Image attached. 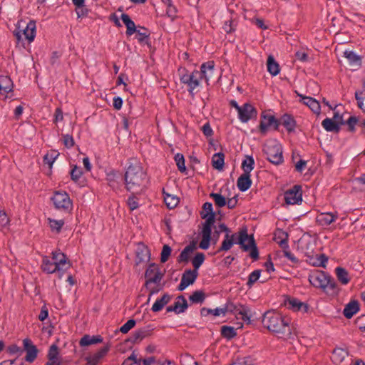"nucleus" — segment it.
<instances>
[{
	"label": "nucleus",
	"instance_id": "obj_1",
	"mask_svg": "<svg viewBox=\"0 0 365 365\" xmlns=\"http://www.w3.org/2000/svg\"><path fill=\"white\" fill-rule=\"evenodd\" d=\"M237 234L228 235L225 234V238L222 242L221 246L216 251L215 254L223 251L230 250L235 244L239 245L240 247L244 252H250L249 256L254 260L257 261L259 258V250L257 246L256 241L253 235H248L247 228L242 227L238 232L237 240L235 237Z\"/></svg>",
	"mask_w": 365,
	"mask_h": 365
},
{
	"label": "nucleus",
	"instance_id": "obj_2",
	"mask_svg": "<svg viewBox=\"0 0 365 365\" xmlns=\"http://www.w3.org/2000/svg\"><path fill=\"white\" fill-rule=\"evenodd\" d=\"M147 178V173L140 162L135 159L129 160V165L124 175L125 189L128 192H133L138 189H142Z\"/></svg>",
	"mask_w": 365,
	"mask_h": 365
},
{
	"label": "nucleus",
	"instance_id": "obj_3",
	"mask_svg": "<svg viewBox=\"0 0 365 365\" xmlns=\"http://www.w3.org/2000/svg\"><path fill=\"white\" fill-rule=\"evenodd\" d=\"M263 327L276 334H290V319L274 311H267L262 315Z\"/></svg>",
	"mask_w": 365,
	"mask_h": 365
},
{
	"label": "nucleus",
	"instance_id": "obj_4",
	"mask_svg": "<svg viewBox=\"0 0 365 365\" xmlns=\"http://www.w3.org/2000/svg\"><path fill=\"white\" fill-rule=\"evenodd\" d=\"M215 69V62L213 61H209L205 63H203L200 66V70H194V74L195 73L194 78L192 80V86L190 88H187V91L189 94L193 97L195 95L194 90L200 85V80L204 79L207 83L209 85V81L211 78V75H208L207 73V70L212 73Z\"/></svg>",
	"mask_w": 365,
	"mask_h": 365
},
{
	"label": "nucleus",
	"instance_id": "obj_5",
	"mask_svg": "<svg viewBox=\"0 0 365 365\" xmlns=\"http://www.w3.org/2000/svg\"><path fill=\"white\" fill-rule=\"evenodd\" d=\"M262 152L266 155V159L271 163L275 165L283 163L282 147V145L276 140L273 141L272 143L265 144L263 147Z\"/></svg>",
	"mask_w": 365,
	"mask_h": 365
},
{
	"label": "nucleus",
	"instance_id": "obj_6",
	"mask_svg": "<svg viewBox=\"0 0 365 365\" xmlns=\"http://www.w3.org/2000/svg\"><path fill=\"white\" fill-rule=\"evenodd\" d=\"M36 21L34 20H30L21 30H14L13 31L14 36L16 37V43L24 46V38L22 36H24V38L28 41L29 43L32 42L36 36Z\"/></svg>",
	"mask_w": 365,
	"mask_h": 365
},
{
	"label": "nucleus",
	"instance_id": "obj_7",
	"mask_svg": "<svg viewBox=\"0 0 365 365\" xmlns=\"http://www.w3.org/2000/svg\"><path fill=\"white\" fill-rule=\"evenodd\" d=\"M56 209L70 212L73 209V202L69 195L65 191H56L51 197Z\"/></svg>",
	"mask_w": 365,
	"mask_h": 365
},
{
	"label": "nucleus",
	"instance_id": "obj_8",
	"mask_svg": "<svg viewBox=\"0 0 365 365\" xmlns=\"http://www.w3.org/2000/svg\"><path fill=\"white\" fill-rule=\"evenodd\" d=\"M165 275V272H162L158 265L154 262L150 263L145 269V282L144 286L148 289L149 285L152 283L158 284Z\"/></svg>",
	"mask_w": 365,
	"mask_h": 365
},
{
	"label": "nucleus",
	"instance_id": "obj_9",
	"mask_svg": "<svg viewBox=\"0 0 365 365\" xmlns=\"http://www.w3.org/2000/svg\"><path fill=\"white\" fill-rule=\"evenodd\" d=\"M284 198L287 205H299L302 202V189L299 185H294L284 193Z\"/></svg>",
	"mask_w": 365,
	"mask_h": 365
},
{
	"label": "nucleus",
	"instance_id": "obj_10",
	"mask_svg": "<svg viewBox=\"0 0 365 365\" xmlns=\"http://www.w3.org/2000/svg\"><path fill=\"white\" fill-rule=\"evenodd\" d=\"M282 305L287 307L289 309L293 312L302 311L304 313H307L309 309V306L307 303L302 302L297 298L291 297L289 295H283Z\"/></svg>",
	"mask_w": 365,
	"mask_h": 365
},
{
	"label": "nucleus",
	"instance_id": "obj_11",
	"mask_svg": "<svg viewBox=\"0 0 365 365\" xmlns=\"http://www.w3.org/2000/svg\"><path fill=\"white\" fill-rule=\"evenodd\" d=\"M150 258L151 253L148 247L142 242H138L135 250V267H138L142 263L148 262Z\"/></svg>",
	"mask_w": 365,
	"mask_h": 365
},
{
	"label": "nucleus",
	"instance_id": "obj_12",
	"mask_svg": "<svg viewBox=\"0 0 365 365\" xmlns=\"http://www.w3.org/2000/svg\"><path fill=\"white\" fill-rule=\"evenodd\" d=\"M238 117L242 123H247L250 120L257 118V110L252 104L246 103L241 106Z\"/></svg>",
	"mask_w": 365,
	"mask_h": 365
},
{
	"label": "nucleus",
	"instance_id": "obj_13",
	"mask_svg": "<svg viewBox=\"0 0 365 365\" xmlns=\"http://www.w3.org/2000/svg\"><path fill=\"white\" fill-rule=\"evenodd\" d=\"M53 262L58 267V269L63 274L69 269L71 263L67 256L60 250L52 252V257L51 258Z\"/></svg>",
	"mask_w": 365,
	"mask_h": 365
},
{
	"label": "nucleus",
	"instance_id": "obj_14",
	"mask_svg": "<svg viewBox=\"0 0 365 365\" xmlns=\"http://www.w3.org/2000/svg\"><path fill=\"white\" fill-rule=\"evenodd\" d=\"M328 275L323 271L315 270L309 275V281L314 287L325 289Z\"/></svg>",
	"mask_w": 365,
	"mask_h": 365
},
{
	"label": "nucleus",
	"instance_id": "obj_15",
	"mask_svg": "<svg viewBox=\"0 0 365 365\" xmlns=\"http://www.w3.org/2000/svg\"><path fill=\"white\" fill-rule=\"evenodd\" d=\"M23 350L26 353L25 360L27 362L32 363L37 358L38 349L29 338H26L23 340Z\"/></svg>",
	"mask_w": 365,
	"mask_h": 365
},
{
	"label": "nucleus",
	"instance_id": "obj_16",
	"mask_svg": "<svg viewBox=\"0 0 365 365\" xmlns=\"http://www.w3.org/2000/svg\"><path fill=\"white\" fill-rule=\"evenodd\" d=\"M111 347L110 343H107L104 346L101 347L93 355L88 356L85 358L87 364H93L98 365L101 360L108 354Z\"/></svg>",
	"mask_w": 365,
	"mask_h": 365
},
{
	"label": "nucleus",
	"instance_id": "obj_17",
	"mask_svg": "<svg viewBox=\"0 0 365 365\" xmlns=\"http://www.w3.org/2000/svg\"><path fill=\"white\" fill-rule=\"evenodd\" d=\"M295 93L297 95V96L300 97V102L307 106L314 113L317 115L320 114L321 106L318 101H317L315 98L312 97L306 96L302 94H300L297 91H295Z\"/></svg>",
	"mask_w": 365,
	"mask_h": 365
},
{
	"label": "nucleus",
	"instance_id": "obj_18",
	"mask_svg": "<svg viewBox=\"0 0 365 365\" xmlns=\"http://www.w3.org/2000/svg\"><path fill=\"white\" fill-rule=\"evenodd\" d=\"M275 122V116L273 115L267 114L265 111L261 113V120L259 122L258 128L262 135H265L267 132L268 128L272 127V124Z\"/></svg>",
	"mask_w": 365,
	"mask_h": 365
},
{
	"label": "nucleus",
	"instance_id": "obj_19",
	"mask_svg": "<svg viewBox=\"0 0 365 365\" xmlns=\"http://www.w3.org/2000/svg\"><path fill=\"white\" fill-rule=\"evenodd\" d=\"M47 359L48 361L45 365L62 364L61 359L59 356V349L56 344H53L49 347L48 352L47 354Z\"/></svg>",
	"mask_w": 365,
	"mask_h": 365
},
{
	"label": "nucleus",
	"instance_id": "obj_20",
	"mask_svg": "<svg viewBox=\"0 0 365 365\" xmlns=\"http://www.w3.org/2000/svg\"><path fill=\"white\" fill-rule=\"evenodd\" d=\"M282 233L283 235L285 236V237L284 239H282L280 242H279V245L282 249L283 255L287 259H289L293 264H298L299 262V259L289 250L287 233L284 232H282Z\"/></svg>",
	"mask_w": 365,
	"mask_h": 365
},
{
	"label": "nucleus",
	"instance_id": "obj_21",
	"mask_svg": "<svg viewBox=\"0 0 365 365\" xmlns=\"http://www.w3.org/2000/svg\"><path fill=\"white\" fill-rule=\"evenodd\" d=\"M197 249V242L195 240L191 241L188 245H187L180 255L178 257V262H186L187 263L190 260V255Z\"/></svg>",
	"mask_w": 365,
	"mask_h": 365
},
{
	"label": "nucleus",
	"instance_id": "obj_22",
	"mask_svg": "<svg viewBox=\"0 0 365 365\" xmlns=\"http://www.w3.org/2000/svg\"><path fill=\"white\" fill-rule=\"evenodd\" d=\"M200 216L202 219L205 220V221L202 222V230L212 232V227L214 226L215 222L217 220L216 212H212L209 214H205L204 212H201Z\"/></svg>",
	"mask_w": 365,
	"mask_h": 365
},
{
	"label": "nucleus",
	"instance_id": "obj_23",
	"mask_svg": "<svg viewBox=\"0 0 365 365\" xmlns=\"http://www.w3.org/2000/svg\"><path fill=\"white\" fill-rule=\"evenodd\" d=\"M252 184V181L251 180V174L250 173H242L237 180V186L240 191L245 192L248 190Z\"/></svg>",
	"mask_w": 365,
	"mask_h": 365
},
{
	"label": "nucleus",
	"instance_id": "obj_24",
	"mask_svg": "<svg viewBox=\"0 0 365 365\" xmlns=\"http://www.w3.org/2000/svg\"><path fill=\"white\" fill-rule=\"evenodd\" d=\"M41 269L44 272L48 274H53L58 271L60 274L59 277H61L62 274L58 269V267H57L55 262H53V260L47 256H45L43 258Z\"/></svg>",
	"mask_w": 365,
	"mask_h": 365
},
{
	"label": "nucleus",
	"instance_id": "obj_25",
	"mask_svg": "<svg viewBox=\"0 0 365 365\" xmlns=\"http://www.w3.org/2000/svg\"><path fill=\"white\" fill-rule=\"evenodd\" d=\"M360 309V304L357 300H351L344 307L343 314L346 319H351Z\"/></svg>",
	"mask_w": 365,
	"mask_h": 365
},
{
	"label": "nucleus",
	"instance_id": "obj_26",
	"mask_svg": "<svg viewBox=\"0 0 365 365\" xmlns=\"http://www.w3.org/2000/svg\"><path fill=\"white\" fill-rule=\"evenodd\" d=\"M103 338L101 335L85 334L79 341V345L82 347L102 343Z\"/></svg>",
	"mask_w": 365,
	"mask_h": 365
},
{
	"label": "nucleus",
	"instance_id": "obj_27",
	"mask_svg": "<svg viewBox=\"0 0 365 365\" xmlns=\"http://www.w3.org/2000/svg\"><path fill=\"white\" fill-rule=\"evenodd\" d=\"M282 125L286 128L288 133L294 132L297 126V121L293 115L284 113L281 116Z\"/></svg>",
	"mask_w": 365,
	"mask_h": 365
},
{
	"label": "nucleus",
	"instance_id": "obj_28",
	"mask_svg": "<svg viewBox=\"0 0 365 365\" xmlns=\"http://www.w3.org/2000/svg\"><path fill=\"white\" fill-rule=\"evenodd\" d=\"M338 217L336 214L331 212L321 213L317 217V222L322 226H327L334 222Z\"/></svg>",
	"mask_w": 365,
	"mask_h": 365
},
{
	"label": "nucleus",
	"instance_id": "obj_29",
	"mask_svg": "<svg viewBox=\"0 0 365 365\" xmlns=\"http://www.w3.org/2000/svg\"><path fill=\"white\" fill-rule=\"evenodd\" d=\"M172 299V296L168 293H165L160 299H158L153 304L151 310L153 312H158L161 311L163 307L168 304Z\"/></svg>",
	"mask_w": 365,
	"mask_h": 365
},
{
	"label": "nucleus",
	"instance_id": "obj_30",
	"mask_svg": "<svg viewBox=\"0 0 365 365\" xmlns=\"http://www.w3.org/2000/svg\"><path fill=\"white\" fill-rule=\"evenodd\" d=\"M14 83L9 76L0 75L1 93H9L13 91Z\"/></svg>",
	"mask_w": 365,
	"mask_h": 365
},
{
	"label": "nucleus",
	"instance_id": "obj_31",
	"mask_svg": "<svg viewBox=\"0 0 365 365\" xmlns=\"http://www.w3.org/2000/svg\"><path fill=\"white\" fill-rule=\"evenodd\" d=\"M322 125L328 132L338 133L340 131V125L332 118H325L322 120Z\"/></svg>",
	"mask_w": 365,
	"mask_h": 365
},
{
	"label": "nucleus",
	"instance_id": "obj_32",
	"mask_svg": "<svg viewBox=\"0 0 365 365\" xmlns=\"http://www.w3.org/2000/svg\"><path fill=\"white\" fill-rule=\"evenodd\" d=\"M267 71L273 76L278 75L280 72L279 65L272 55H269L267 58Z\"/></svg>",
	"mask_w": 365,
	"mask_h": 365
},
{
	"label": "nucleus",
	"instance_id": "obj_33",
	"mask_svg": "<svg viewBox=\"0 0 365 365\" xmlns=\"http://www.w3.org/2000/svg\"><path fill=\"white\" fill-rule=\"evenodd\" d=\"M212 165L215 169L222 170L225 165V154L222 152L215 153L212 158Z\"/></svg>",
	"mask_w": 365,
	"mask_h": 365
},
{
	"label": "nucleus",
	"instance_id": "obj_34",
	"mask_svg": "<svg viewBox=\"0 0 365 365\" xmlns=\"http://www.w3.org/2000/svg\"><path fill=\"white\" fill-rule=\"evenodd\" d=\"M198 276V272L195 269H186L182 274L181 279L189 286L194 284Z\"/></svg>",
	"mask_w": 365,
	"mask_h": 365
},
{
	"label": "nucleus",
	"instance_id": "obj_35",
	"mask_svg": "<svg viewBox=\"0 0 365 365\" xmlns=\"http://www.w3.org/2000/svg\"><path fill=\"white\" fill-rule=\"evenodd\" d=\"M349 352L347 350L342 348H335L332 351V360L335 363L340 364L344 359L348 356Z\"/></svg>",
	"mask_w": 365,
	"mask_h": 365
},
{
	"label": "nucleus",
	"instance_id": "obj_36",
	"mask_svg": "<svg viewBox=\"0 0 365 365\" xmlns=\"http://www.w3.org/2000/svg\"><path fill=\"white\" fill-rule=\"evenodd\" d=\"M335 274L336 275L337 279L342 284H347L351 280V278L349 277V272L344 267H337L335 269Z\"/></svg>",
	"mask_w": 365,
	"mask_h": 365
},
{
	"label": "nucleus",
	"instance_id": "obj_37",
	"mask_svg": "<svg viewBox=\"0 0 365 365\" xmlns=\"http://www.w3.org/2000/svg\"><path fill=\"white\" fill-rule=\"evenodd\" d=\"M241 168L244 173H250L255 168V160L253 157L246 155L242 162Z\"/></svg>",
	"mask_w": 365,
	"mask_h": 365
},
{
	"label": "nucleus",
	"instance_id": "obj_38",
	"mask_svg": "<svg viewBox=\"0 0 365 365\" xmlns=\"http://www.w3.org/2000/svg\"><path fill=\"white\" fill-rule=\"evenodd\" d=\"M163 194L164 202L168 209H173L178 205L179 198L177 196L166 193L164 190Z\"/></svg>",
	"mask_w": 365,
	"mask_h": 365
},
{
	"label": "nucleus",
	"instance_id": "obj_39",
	"mask_svg": "<svg viewBox=\"0 0 365 365\" xmlns=\"http://www.w3.org/2000/svg\"><path fill=\"white\" fill-rule=\"evenodd\" d=\"M206 294L203 290H195L189 297L191 304H202L206 299Z\"/></svg>",
	"mask_w": 365,
	"mask_h": 365
},
{
	"label": "nucleus",
	"instance_id": "obj_40",
	"mask_svg": "<svg viewBox=\"0 0 365 365\" xmlns=\"http://www.w3.org/2000/svg\"><path fill=\"white\" fill-rule=\"evenodd\" d=\"M325 289H328L329 291H331V294L334 295H337L341 290L334 279L330 275H328L327 277L325 284Z\"/></svg>",
	"mask_w": 365,
	"mask_h": 365
},
{
	"label": "nucleus",
	"instance_id": "obj_41",
	"mask_svg": "<svg viewBox=\"0 0 365 365\" xmlns=\"http://www.w3.org/2000/svg\"><path fill=\"white\" fill-rule=\"evenodd\" d=\"M221 336L228 340L235 338L237 336L236 329L231 326L224 325L220 328Z\"/></svg>",
	"mask_w": 365,
	"mask_h": 365
},
{
	"label": "nucleus",
	"instance_id": "obj_42",
	"mask_svg": "<svg viewBox=\"0 0 365 365\" xmlns=\"http://www.w3.org/2000/svg\"><path fill=\"white\" fill-rule=\"evenodd\" d=\"M202 240L199 244V247L202 250H207L212 242V232L202 230Z\"/></svg>",
	"mask_w": 365,
	"mask_h": 365
},
{
	"label": "nucleus",
	"instance_id": "obj_43",
	"mask_svg": "<svg viewBox=\"0 0 365 365\" xmlns=\"http://www.w3.org/2000/svg\"><path fill=\"white\" fill-rule=\"evenodd\" d=\"M344 56L346 57L351 64L356 65L360 66L361 64V58L356 54L352 51H345L344 52Z\"/></svg>",
	"mask_w": 365,
	"mask_h": 365
},
{
	"label": "nucleus",
	"instance_id": "obj_44",
	"mask_svg": "<svg viewBox=\"0 0 365 365\" xmlns=\"http://www.w3.org/2000/svg\"><path fill=\"white\" fill-rule=\"evenodd\" d=\"M210 197L214 200L215 206L222 207L227 205V197L220 193L211 192Z\"/></svg>",
	"mask_w": 365,
	"mask_h": 365
},
{
	"label": "nucleus",
	"instance_id": "obj_45",
	"mask_svg": "<svg viewBox=\"0 0 365 365\" xmlns=\"http://www.w3.org/2000/svg\"><path fill=\"white\" fill-rule=\"evenodd\" d=\"M135 38L138 39L140 44H146L149 48L151 47V42L150 39V32H141L140 30H137Z\"/></svg>",
	"mask_w": 365,
	"mask_h": 365
},
{
	"label": "nucleus",
	"instance_id": "obj_46",
	"mask_svg": "<svg viewBox=\"0 0 365 365\" xmlns=\"http://www.w3.org/2000/svg\"><path fill=\"white\" fill-rule=\"evenodd\" d=\"M205 259V255L202 252H197L192 259L193 269L198 272L199 268L203 264Z\"/></svg>",
	"mask_w": 365,
	"mask_h": 365
},
{
	"label": "nucleus",
	"instance_id": "obj_47",
	"mask_svg": "<svg viewBox=\"0 0 365 365\" xmlns=\"http://www.w3.org/2000/svg\"><path fill=\"white\" fill-rule=\"evenodd\" d=\"M174 159L179 171L182 173L187 174V168L185 167V160L184 155L178 153L175 155Z\"/></svg>",
	"mask_w": 365,
	"mask_h": 365
},
{
	"label": "nucleus",
	"instance_id": "obj_48",
	"mask_svg": "<svg viewBox=\"0 0 365 365\" xmlns=\"http://www.w3.org/2000/svg\"><path fill=\"white\" fill-rule=\"evenodd\" d=\"M242 307H248V306L239 304H234L233 302H228L226 304L225 309H226V313L230 312L235 314H238V312H240V309Z\"/></svg>",
	"mask_w": 365,
	"mask_h": 365
},
{
	"label": "nucleus",
	"instance_id": "obj_49",
	"mask_svg": "<svg viewBox=\"0 0 365 365\" xmlns=\"http://www.w3.org/2000/svg\"><path fill=\"white\" fill-rule=\"evenodd\" d=\"M48 220L49 222L51 230L52 231H56L57 233H59L61 231V229L65 224L63 220H57L51 218H48Z\"/></svg>",
	"mask_w": 365,
	"mask_h": 365
},
{
	"label": "nucleus",
	"instance_id": "obj_50",
	"mask_svg": "<svg viewBox=\"0 0 365 365\" xmlns=\"http://www.w3.org/2000/svg\"><path fill=\"white\" fill-rule=\"evenodd\" d=\"M58 155L59 153H58L56 150H51V153H47L44 155L43 163L48 165L49 168H51L54 161Z\"/></svg>",
	"mask_w": 365,
	"mask_h": 365
},
{
	"label": "nucleus",
	"instance_id": "obj_51",
	"mask_svg": "<svg viewBox=\"0 0 365 365\" xmlns=\"http://www.w3.org/2000/svg\"><path fill=\"white\" fill-rule=\"evenodd\" d=\"M238 314L242 316L241 319L247 324H252L251 318L252 317V314L249 307H242L240 312H238Z\"/></svg>",
	"mask_w": 365,
	"mask_h": 365
},
{
	"label": "nucleus",
	"instance_id": "obj_52",
	"mask_svg": "<svg viewBox=\"0 0 365 365\" xmlns=\"http://www.w3.org/2000/svg\"><path fill=\"white\" fill-rule=\"evenodd\" d=\"M180 364L181 365H200L194 357L188 353L180 356Z\"/></svg>",
	"mask_w": 365,
	"mask_h": 365
},
{
	"label": "nucleus",
	"instance_id": "obj_53",
	"mask_svg": "<svg viewBox=\"0 0 365 365\" xmlns=\"http://www.w3.org/2000/svg\"><path fill=\"white\" fill-rule=\"evenodd\" d=\"M187 310L186 308H182V305L179 301L175 302L173 305L166 307L167 312H175L176 314H179L185 312Z\"/></svg>",
	"mask_w": 365,
	"mask_h": 365
},
{
	"label": "nucleus",
	"instance_id": "obj_54",
	"mask_svg": "<svg viewBox=\"0 0 365 365\" xmlns=\"http://www.w3.org/2000/svg\"><path fill=\"white\" fill-rule=\"evenodd\" d=\"M82 175L83 170L80 167L76 165L72 166V169L70 171V175L73 182H78Z\"/></svg>",
	"mask_w": 365,
	"mask_h": 365
},
{
	"label": "nucleus",
	"instance_id": "obj_55",
	"mask_svg": "<svg viewBox=\"0 0 365 365\" xmlns=\"http://www.w3.org/2000/svg\"><path fill=\"white\" fill-rule=\"evenodd\" d=\"M359 123L358 117L355 115L350 116L346 120H344V125H348V130L351 133L356 131V125Z\"/></svg>",
	"mask_w": 365,
	"mask_h": 365
},
{
	"label": "nucleus",
	"instance_id": "obj_56",
	"mask_svg": "<svg viewBox=\"0 0 365 365\" xmlns=\"http://www.w3.org/2000/svg\"><path fill=\"white\" fill-rule=\"evenodd\" d=\"M261 274V270L257 269L251 272L248 277V281L247 285L249 288H251L253 284L259 279Z\"/></svg>",
	"mask_w": 365,
	"mask_h": 365
},
{
	"label": "nucleus",
	"instance_id": "obj_57",
	"mask_svg": "<svg viewBox=\"0 0 365 365\" xmlns=\"http://www.w3.org/2000/svg\"><path fill=\"white\" fill-rule=\"evenodd\" d=\"M154 329L155 328L153 325L149 324L147 327L137 329V331L143 340V339L151 336Z\"/></svg>",
	"mask_w": 365,
	"mask_h": 365
},
{
	"label": "nucleus",
	"instance_id": "obj_58",
	"mask_svg": "<svg viewBox=\"0 0 365 365\" xmlns=\"http://www.w3.org/2000/svg\"><path fill=\"white\" fill-rule=\"evenodd\" d=\"M119 173L114 170L107 173L106 180L110 187L114 188L116 184V178L118 177Z\"/></svg>",
	"mask_w": 365,
	"mask_h": 365
},
{
	"label": "nucleus",
	"instance_id": "obj_59",
	"mask_svg": "<svg viewBox=\"0 0 365 365\" xmlns=\"http://www.w3.org/2000/svg\"><path fill=\"white\" fill-rule=\"evenodd\" d=\"M172 252V249L168 245H164L160 253V262L162 263L166 262Z\"/></svg>",
	"mask_w": 365,
	"mask_h": 365
},
{
	"label": "nucleus",
	"instance_id": "obj_60",
	"mask_svg": "<svg viewBox=\"0 0 365 365\" xmlns=\"http://www.w3.org/2000/svg\"><path fill=\"white\" fill-rule=\"evenodd\" d=\"M237 23L232 20L230 19L227 21H225L222 29L227 33V34H231L234 32L236 30Z\"/></svg>",
	"mask_w": 365,
	"mask_h": 365
},
{
	"label": "nucleus",
	"instance_id": "obj_61",
	"mask_svg": "<svg viewBox=\"0 0 365 365\" xmlns=\"http://www.w3.org/2000/svg\"><path fill=\"white\" fill-rule=\"evenodd\" d=\"M132 194L129 196L127 204L130 210H134L139 207L138 198L135 195L134 191L131 192Z\"/></svg>",
	"mask_w": 365,
	"mask_h": 365
},
{
	"label": "nucleus",
	"instance_id": "obj_62",
	"mask_svg": "<svg viewBox=\"0 0 365 365\" xmlns=\"http://www.w3.org/2000/svg\"><path fill=\"white\" fill-rule=\"evenodd\" d=\"M365 94V79L363 80V90L362 91H356L355 92V98L357 101V106L359 108H362V105L364 104V98L361 97L362 95Z\"/></svg>",
	"mask_w": 365,
	"mask_h": 365
},
{
	"label": "nucleus",
	"instance_id": "obj_63",
	"mask_svg": "<svg viewBox=\"0 0 365 365\" xmlns=\"http://www.w3.org/2000/svg\"><path fill=\"white\" fill-rule=\"evenodd\" d=\"M136 324V321L133 319L128 320L122 327L120 328V331L123 334L128 333L131 329H133Z\"/></svg>",
	"mask_w": 365,
	"mask_h": 365
},
{
	"label": "nucleus",
	"instance_id": "obj_64",
	"mask_svg": "<svg viewBox=\"0 0 365 365\" xmlns=\"http://www.w3.org/2000/svg\"><path fill=\"white\" fill-rule=\"evenodd\" d=\"M75 11L77 15V19H78L87 17L91 10L88 8H87L86 4H84V6L78 9H76V7Z\"/></svg>",
	"mask_w": 365,
	"mask_h": 365
}]
</instances>
